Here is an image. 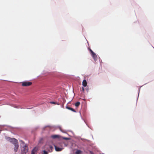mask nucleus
I'll use <instances>...</instances> for the list:
<instances>
[{"label": "nucleus", "mask_w": 154, "mask_h": 154, "mask_svg": "<svg viewBox=\"0 0 154 154\" xmlns=\"http://www.w3.org/2000/svg\"><path fill=\"white\" fill-rule=\"evenodd\" d=\"M59 136L57 135H53L51 136V137L53 139H55L58 137Z\"/></svg>", "instance_id": "10"}, {"label": "nucleus", "mask_w": 154, "mask_h": 154, "mask_svg": "<svg viewBox=\"0 0 154 154\" xmlns=\"http://www.w3.org/2000/svg\"><path fill=\"white\" fill-rule=\"evenodd\" d=\"M21 143V146L23 147V150L24 152L26 153L28 152V146L26 145L25 144L24 142L22 140H20Z\"/></svg>", "instance_id": "2"}, {"label": "nucleus", "mask_w": 154, "mask_h": 154, "mask_svg": "<svg viewBox=\"0 0 154 154\" xmlns=\"http://www.w3.org/2000/svg\"><path fill=\"white\" fill-rule=\"evenodd\" d=\"M1 116H0V118H1Z\"/></svg>", "instance_id": "19"}, {"label": "nucleus", "mask_w": 154, "mask_h": 154, "mask_svg": "<svg viewBox=\"0 0 154 154\" xmlns=\"http://www.w3.org/2000/svg\"><path fill=\"white\" fill-rule=\"evenodd\" d=\"M82 153V151L80 150H77V151L75 152L76 154H81Z\"/></svg>", "instance_id": "8"}, {"label": "nucleus", "mask_w": 154, "mask_h": 154, "mask_svg": "<svg viewBox=\"0 0 154 154\" xmlns=\"http://www.w3.org/2000/svg\"><path fill=\"white\" fill-rule=\"evenodd\" d=\"M82 85L84 87H86L87 85V82L86 80H84L82 82Z\"/></svg>", "instance_id": "6"}, {"label": "nucleus", "mask_w": 154, "mask_h": 154, "mask_svg": "<svg viewBox=\"0 0 154 154\" xmlns=\"http://www.w3.org/2000/svg\"><path fill=\"white\" fill-rule=\"evenodd\" d=\"M36 151V149H35V148H34L32 150L31 154H35V153Z\"/></svg>", "instance_id": "9"}, {"label": "nucleus", "mask_w": 154, "mask_h": 154, "mask_svg": "<svg viewBox=\"0 0 154 154\" xmlns=\"http://www.w3.org/2000/svg\"><path fill=\"white\" fill-rule=\"evenodd\" d=\"M9 141L13 144L14 146V152H17V151L19 147V145L17 140L14 138H9Z\"/></svg>", "instance_id": "1"}, {"label": "nucleus", "mask_w": 154, "mask_h": 154, "mask_svg": "<svg viewBox=\"0 0 154 154\" xmlns=\"http://www.w3.org/2000/svg\"><path fill=\"white\" fill-rule=\"evenodd\" d=\"M91 152V154H94L92 152Z\"/></svg>", "instance_id": "18"}, {"label": "nucleus", "mask_w": 154, "mask_h": 154, "mask_svg": "<svg viewBox=\"0 0 154 154\" xmlns=\"http://www.w3.org/2000/svg\"><path fill=\"white\" fill-rule=\"evenodd\" d=\"M55 149L57 151H61L63 149L62 148H60L56 146H54Z\"/></svg>", "instance_id": "4"}, {"label": "nucleus", "mask_w": 154, "mask_h": 154, "mask_svg": "<svg viewBox=\"0 0 154 154\" xmlns=\"http://www.w3.org/2000/svg\"><path fill=\"white\" fill-rule=\"evenodd\" d=\"M82 91H84V88L83 87H82Z\"/></svg>", "instance_id": "16"}, {"label": "nucleus", "mask_w": 154, "mask_h": 154, "mask_svg": "<svg viewBox=\"0 0 154 154\" xmlns=\"http://www.w3.org/2000/svg\"><path fill=\"white\" fill-rule=\"evenodd\" d=\"M63 139L66 140H68L69 139V138L67 137H63Z\"/></svg>", "instance_id": "14"}, {"label": "nucleus", "mask_w": 154, "mask_h": 154, "mask_svg": "<svg viewBox=\"0 0 154 154\" xmlns=\"http://www.w3.org/2000/svg\"><path fill=\"white\" fill-rule=\"evenodd\" d=\"M32 84V82L28 81L23 82H22V85L23 86H28Z\"/></svg>", "instance_id": "3"}, {"label": "nucleus", "mask_w": 154, "mask_h": 154, "mask_svg": "<svg viewBox=\"0 0 154 154\" xmlns=\"http://www.w3.org/2000/svg\"><path fill=\"white\" fill-rule=\"evenodd\" d=\"M91 55L94 60H96L97 59V56L96 54L94 52L91 54Z\"/></svg>", "instance_id": "5"}, {"label": "nucleus", "mask_w": 154, "mask_h": 154, "mask_svg": "<svg viewBox=\"0 0 154 154\" xmlns=\"http://www.w3.org/2000/svg\"><path fill=\"white\" fill-rule=\"evenodd\" d=\"M66 108L67 109H69V110H70L72 111L73 112H76V111L75 110V109H73L72 108H71L70 107H69V106H66Z\"/></svg>", "instance_id": "7"}, {"label": "nucleus", "mask_w": 154, "mask_h": 154, "mask_svg": "<svg viewBox=\"0 0 154 154\" xmlns=\"http://www.w3.org/2000/svg\"><path fill=\"white\" fill-rule=\"evenodd\" d=\"M50 148L51 149L53 148V147H52V146H50Z\"/></svg>", "instance_id": "17"}, {"label": "nucleus", "mask_w": 154, "mask_h": 154, "mask_svg": "<svg viewBox=\"0 0 154 154\" xmlns=\"http://www.w3.org/2000/svg\"><path fill=\"white\" fill-rule=\"evenodd\" d=\"M80 104V102H77L75 103V106L76 107H78V106H79Z\"/></svg>", "instance_id": "11"}, {"label": "nucleus", "mask_w": 154, "mask_h": 154, "mask_svg": "<svg viewBox=\"0 0 154 154\" xmlns=\"http://www.w3.org/2000/svg\"><path fill=\"white\" fill-rule=\"evenodd\" d=\"M42 152H43V154H48V152H47L45 150H44Z\"/></svg>", "instance_id": "12"}, {"label": "nucleus", "mask_w": 154, "mask_h": 154, "mask_svg": "<svg viewBox=\"0 0 154 154\" xmlns=\"http://www.w3.org/2000/svg\"><path fill=\"white\" fill-rule=\"evenodd\" d=\"M90 51L91 53V54L94 52L91 49H90Z\"/></svg>", "instance_id": "15"}, {"label": "nucleus", "mask_w": 154, "mask_h": 154, "mask_svg": "<svg viewBox=\"0 0 154 154\" xmlns=\"http://www.w3.org/2000/svg\"><path fill=\"white\" fill-rule=\"evenodd\" d=\"M51 103H52V104H57L59 105L58 104H57L56 103L54 102H51Z\"/></svg>", "instance_id": "13"}]
</instances>
